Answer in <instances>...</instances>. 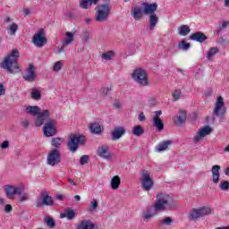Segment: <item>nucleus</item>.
Returning <instances> with one entry per match:
<instances>
[{"instance_id":"nucleus-1","label":"nucleus","mask_w":229,"mask_h":229,"mask_svg":"<svg viewBox=\"0 0 229 229\" xmlns=\"http://www.w3.org/2000/svg\"><path fill=\"white\" fill-rule=\"evenodd\" d=\"M26 188L23 184L20 185H13V184H6L4 187V194L7 199H17L18 203H24V201H28L30 199V194L24 193Z\"/></svg>"},{"instance_id":"nucleus-2","label":"nucleus","mask_w":229,"mask_h":229,"mask_svg":"<svg viewBox=\"0 0 229 229\" xmlns=\"http://www.w3.org/2000/svg\"><path fill=\"white\" fill-rule=\"evenodd\" d=\"M19 55V50L13 49L4 58L1 64L2 69H4L10 72V74H17L18 72H21V66L17 64Z\"/></svg>"},{"instance_id":"nucleus-3","label":"nucleus","mask_w":229,"mask_h":229,"mask_svg":"<svg viewBox=\"0 0 229 229\" xmlns=\"http://www.w3.org/2000/svg\"><path fill=\"white\" fill-rule=\"evenodd\" d=\"M176 208V202L169 194L159 192L156 194V203L154 210L164 212V210H173Z\"/></svg>"},{"instance_id":"nucleus-4","label":"nucleus","mask_w":229,"mask_h":229,"mask_svg":"<svg viewBox=\"0 0 229 229\" xmlns=\"http://www.w3.org/2000/svg\"><path fill=\"white\" fill-rule=\"evenodd\" d=\"M25 112L30 115L37 116L35 122L36 126H42V124H44V123H46L49 118V115H51V111L47 109L40 111V107H38V106H26Z\"/></svg>"},{"instance_id":"nucleus-5","label":"nucleus","mask_w":229,"mask_h":229,"mask_svg":"<svg viewBox=\"0 0 229 229\" xmlns=\"http://www.w3.org/2000/svg\"><path fill=\"white\" fill-rule=\"evenodd\" d=\"M211 214H214V208L209 204H207L191 208L188 217L191 221H198V219L207 217V216H211Z\"/></svg>"},{"instance_id":"nucleus-6","label":"nucleus","mask_w":229,"mask_h":229,"mask_svg":"<svg viewBox=\"0 0 229 229\" xmlns=\"http://www.w3.org/2000/svg\"><path fill=\"white\" fill-rule=\"evenodd\" d=\"M131 78L140 87H149L148 72L142 68L135 69L131 73Z\"/></svg>"},{"instance_id":"nucleus-7","label":"nucleus","mask_w":229,"mask_h":229,"mask_svg":"<svg viewBox=\"0 0 229 229\" xmlns=\"http://www.w3.org/2000/svg\"><path fill=\"white\" fill-rule=\"evenodd\" d=\"M86 139L85 136L80 134H72L68 138V149L71 153H76L80 146L85 144Z\"/></svg>"},{"instance_id":"nucleus-8","label":"nucleus","mask_w":229,"mask_h":229,"mask_svg":"<svg viewBox=\"0 0 229 229\" xmlns=\"http://www.w3.org/2000/svg\"><path fill=\"white\" fill-rule=\"evenodd\" d=\"M214 131L212 127L210 125H206L200 127L198 131L194 134L192 138V142L194 144H200V142H203L205 140L206 137H208Z\"/></svg>"},{"instance_id":"nucleus-9","label":"nucleus","mask_w":229,"mask_h":229,"mask_svg":"<svg viewBox=\"0 0 229 229\" xmlns=\"http://www.w3.org/2000/svg\"><path fill=\"white\" fill-rule=\"evenodd\" d=\"M110 15V5L108 4H100L96 12L95 19L97 22L108 21Z\"/></svg>"},{"instance_id":"nucleus-10","label":"nucleus","mask_w":229,"mask_h":229,"mask_svg":"<svg viewBox=\"0 0 229 229\" xmlns=\"http://www.w3.org/2000/svg\"><path fill=\"white\" fill-rule=\"evenodd\" d=\"M62 162V154L60 150L56 148L51 149L47 157V165H51V167H55Z\"/></svg>"},{"instance_id":"nucleus-11","label":"nucleus","mask_w":229,"mask_h":229,"mask_svg":"<svg viewBox=\"0 0 229 229\" xmlns=\"http://www.w3.org/2000/svg\"><path fill=\"white\" fill-rule=\"evenodd\" d=\"M153 178H151V172L148 170L141 171V187L144 191H151L153 189Z\"/></svg>"},{"instance_id":"nucleus-12","label":"nucleus","mask_w":229,"mask_h":229,"mask_svg":"<svg viewBox=\"0 0 229 229\" xmlns=\"http://www.w3.org/2000/svg\"><path fill=\"white\" fill-rule=\"evenodd\" d=\"M213 114L214 115H216V117H225V114H226V106H225V99L223 97H217Z\"/></svg>"},{"instance_id":"nucleus-13","label":"nucleus","mask_w":229,"mask_h":229,"mask_svg":"<svg viewBox=\"0 0 229 229\" xmlns=\"http://www.w3.org/2000/svg\"><path fill=\"white\" fill-rule=\"evenodd\" d=\"M32 44L36 47H44L47 44V38H46V32L43 30H39L36 32L32 38Z\"/></svg>"},{"instance_id":"nucleus-14","label":"nucleus","mask_w":229,"mask_h":229,"mask_svg":"<svg viewBox=\"0 0 229 229\" xmlns=\"http://www.w3.org/2000/svg\"><path fill=\"white\" fill-rule=\"evenodd\" d=\"M43 133L45 137H55L57 133L56 121L50 120L45 123L43 127Z\"/></svg>"},{"instance_id":"nucleus-15","label":"nucleus","mask_w":229,"mask_h":229,"mask_svg":"<svg viewBox=\"0 0 229 229\" xmlns=\"http://www.w3.org/2000/svg\"><path fill=\"white\" fill-rule=\"evenodd\" d=\"M54 205L53 197L49 196L47 193H41V196L36 199L37 208L40 207H51Z\"/></svg>"},{"instance_id":"nucleus-16","label":"nucleus","mask_w":229,"mask_h":229,"mask_svg":"<svg viewBox=\"0 0 229 229\" xmlns=\"http://www.w3.org/2000/svg\"><path fill=\"white\" fill-rule=\"evenodd\" d=\"M74 38H76V31L64 32L62 39L63 47H67V46H72V42H74Z\"/></svg>"},{"instance_id":"nucleus-17","label":"nucleus","mask_w":229,"mask_h":229,"mask_svg":"<svg viewBox=\"0 0 229 229\" xmlns=\"http://www.w3.org/2000/svg\"><path fill=\"white\" fill-rule=\"evenodd\" d=\"M126 135V128L124 126H116L111 131L112 140H119Z\"/></svg>"},{"instance_id":"nucleus-18","label":"nucleus","mask_w":229,"mask_h":229,"mask_svg":"<svg viewBox=\"0 0 229 229\" xmlns=\"http://www.w3.org/2000/svg\"><path fill=\"white\" fill-rule=\"evenodd\" d=\"M98 156L100 158H104V160H112L114 158V155L110 152L108 146H101L98 149Z\"/></svg>"},{"instance_id":"nucleus-19","label":"nucleus","mask_w":229,"mask_h":229,"mask_svg":"<svg viewBox=\"0 0 229 229\" xmlns=\"http://www.w3.org/2000/svg\"><path fill=\"white\" fill-rule=\"evenodd\" d=\"M37 78V74L35 73V66L30 64L27 71L25 72V74L23 75V79L25 81H35V79Z\"/></svg>"},{"instance_id":"nucleus-20","label":"nucleus","mask_w":229,"mask_h":229,"mask_svg":"<svg viewBox=\"0 0 229 229\" xmlns=\"http://www.w3.org/2000/svg\"><path fill=\"white\" fill-rule=\"evenodd\" d=\"M143 13L146 15H155V13L157 12V8H158V4L156 3L154 4H148V3H143Z\"/></svg>"},{"instance_id":"nucleus-21","label":"nucleus","mask_w":229,"mask_h":229,"mask_svg":"<svg viewBox=\"0 0 229 229\" xmlns=\"http://www.w3.org/2000/svg\"><path fill=\"white\" fill-rule=\"evenodd\" d=\"M99 227L93 224L90 220H82L75 227V229H98Z\"/></svg>"},{"instance_id":"nucleus-22","label":"nucleus","mask_w":229,"mask_h":229,"mask_svg":"<svg viewBox=\"0 0 229 229\" xmlns=\"http://www.w3.org/2000/svg\"><path fill=\"white\" fill-rule=\"evenodd\" d=\"M171 144H173L172 140L162 141L155 147V152L156 153H163V151H165L167 149V148H169V146H171Z\"/></svg>"},{"instance_id":"nucleus-23","label":"nucleus","mask_w":229,"mask_h":229,"mask_svg":"<svg viewBox=\"0 0 229 229\" xmlns=\"http://www.w3.org/2000/svg\"><path fill=\"white\" fill-rule=\"evenodd\" d=\"M131 14L132 15L135 21H140V19H142L144 11H142V9L140 6H135L131 9Z\"/></svg>"},{"instance_id":"nucleus-24","label":"nucleus","mask_w":229,"mask_h":229,"mask_svg":"<svg viewBox=\"0 0 229 229\" xmlns=\"http://www.w3.org/2000/svg\"><path fill=\"white\" fill-rule=\"evenodd\" d=\"M190 40H194L195 42H205L207 40V36L202 32H195L190 36Z\"/></svg>"},{"instance_id":"nucleus-25","label":"nucleus","mask_w":229,"mask_h":229,"mask_svg":"<svg viewBox=\"0 0 229 229\" xmlns=\"http://www.w3.org/2000/svg\"><path fill=\"white\" fill-rule=\"evenodd\" d=\"M110 185L113 191H117V189H119L121 186V177H119V175L113 176L110 182Z\"/></svg>"},{"instance_id":"nucleus-26","label":"nucleus","mask_w":229,"mask_h":229,"mask_svg":"<svg viewBox=\"0 0 229 229\" xmlns=\"http://www.w3.org/2000/svg\"><path fill=\"white\" fill-rule=\"evenodd\" d=\"M158 212L160 211H157L153 208V209H148L147 211H144L142 214V217L143 219H146L147 221H148V219H152V217H155V216H157Z\"/></svg>"},{"instance_id":"nucleus-27","label":"nucleus","mask_w":229,"mask_h":229,"mask_svg":"<svg viewBox=\"0 0 229 229\" xmlns=\"http://www.w3.org/2000/svg\"><path fill=\"white\" fill-rule=\"evenodd\" d=\"M61 219H64L66 217L69 221L74 219L76 217V212L72 209H68L64 213L60 214Z\"/></svg>"},{"instance_id":"nucleus-28","label":"nucleus","mask_w":229,"mask_h":229,"mask_svg":"<svg viewBox=\"0 0 229 229\" xmlns=\"http://www.w3.org/2000/svg\"><path fill=\"white\" fill-rule=\"evenodd\" d=\"M177 31L181 37H187L191 33V27L188 25H181L178 27Z\"/></svg>"},{"instance_id":"nucleus-29","label":"nucleus","mask_w":229,"mask_h":229,"mask_svg":"<svg viewBox=\"0 0 229 229\" xmlns=\"http://www.w3.org/2000/svg\"><path fill=\"white\" fill-rule=\"evenodd\" d=\"M131 133L135 137H141V135H144V127L141 125H134L132 127Z\"/></svg>"},{"instance_id":"nucleus-30","label":"nucleus","mask_w":229,"mask_h":229,"mask_svg":"<svg viewBox=\"0 0 229 229\" xmlns=\"http://www.w3.org/2000/svg\"><path fill=\"white\" fill-rule=\"evenodd\" d=\"M19 31V25L17 23L13 22L7 27V33L11 37L15 36V34Z\"/></svg>"},{"instance_id":"nucleus-31","label":"nucleus","mask_w":229,"mask_h":229,"mask_svg":"<svg viewBox=\"0 0 229 229\" xmlns=\"http://www.w3.org/2000/svg\"><path fill=\"white\" fill-rule=\"evenodd\" d=\"M153 124H154V127L157 130H158V131H162V130H164V122H162V119L160 117H154Z\"/></svg>"},{"instance_id":"nucleus-32","label":"nucleus","mask_w":229,"mask_h":229,"mask_svg":"<svg viewBox=\"0 0 229 229\" xmlns=\"http://www.w3.org/2000/svg\"><path fill=\"white\" fill-rule=\"evenodd\" d=\"M89 131L95 135H99L101 133V125L98 123H93L89 126Z\"/></svg>"},{"instance_id":"nucleus-33","label":"nucleus","mask_w":229,"mask_h":229,"mask_svg":"<svg viewBox=\"0 0 229 229\" xmlns=\"http://www.w3.org/2000/svg\"><path fill=\"white\" fill-rule=\"evenodd\" d=\"M157 22H158V16H157V14H151L149 16V30L151 31L155 30V27L157 26Z\"/></svg>"},{"instance_id":"nucleus-34","label":"nucleus","mask_w":229,"mask_h":229,"mask_svg":"<svg viewBox=\"0 0 229 229\" xmlns=\"http://www.w3.org/2000/svg\"><path fill=\"white\" fill-rule=\"evenodd\" d=\"M62 144H64V139L63 138H53L51 140V145L55 148V149H60L62 147Z\"/></svg>"},{"instance_id":"nucleus-35","label":"nucleus","mask_w":229,"mask_h":229,"mask_svg":"<svg viewBox=\"0 0 229 229\" xmlns=\"http://www.w3.org/2000/svg\"><path fill=\"white\" fill-rule=\"evenodd\" d=\"M177 117V124H183L187 119V113L183 110H180Z\"/></svg>"},{"instance_id":"nucleus-36","label":"nucleus","mask_w":229,"mask_h":229,"mask_svg":"<svg viewBox=\"0 0 229 229\" xmlns=\"http://www.w3.org/2000/svg\"><path fill=\"white\" fill-rule=\"evenodd\" d=\"M217 53H219V49H217V47H211L207 55L208 60H209V62H212Z\"/></svg>"},{"instance_id":"nucleus-37","label":"nucleus","mask_w":229,"mask_h":229,"mask_svg":"<svg viewBox=\"0 0 229 229\" xmlns=\"http://www.w3.org/2000/svg\"><path fill=\"white\" fill-rule=\"evenodd\" d=\"M178 49H181L182 51H189V49H191V43L182 40L178 43Z\"/></svg>"},{"instance_id":"nucleus-38","label":"nucleus","mask_w":229,"mask_h":229,"mask_svg":"<svg viewBox=\"0 0 229 229\" xmlns=\"http://www.w3.org/2000/svg\"><path fill=\"white\" fill-rule=\"evenodd\" d=\"M64 67V63H62V61H57L55 63H54L53 66H52V71L54 72H60V71L63 69Z\"/></svg>"},{"instance_id":"nucleus-39","label":"nucleus","mask_w":229,"mask_h":229,"mask_svg":"<svg viewBox=\"0 0 229 229\" xmlns=\"http://www.w3.org/2000/svg\"><path fill=\"white\" fill-rule=\"evenodd\" d=\"M114 56H115V52L114 51H107L102 55L103 60H113Z\"/></svg>"},{"instance_id":"nucleus-40","label":"nucleus","mask_w":229,"mask_h":229,"mask_svg":"<svg viewBox=\"0 0 229 229\" xmlns=\"http://www.w3.org/2000/svg\"><path fill=\"white\" fill-rule=\"evenodd\" d=\"M41 97H42V94H40V91H38V89H32V91L30 92L31 99H35L36 101H38V99H40Z\"/></svg>"},{"instance_id":"nucleus-41","label":"nucleus","mask_w":229,"mask_h":229,"mask_svg":"<svg viewBox=\"0 0 229 229\" xmlns=\"http://www.w3.org/2000/svg\"><path fill=\"white\" fill-rule=\"evenodd\" d=\"M92 4H90L89 0H81L80 2V7L83 10H89Z\"/></svg>"},{"instance_id":"nucleus-42","label":"nucleus","mask_w":229,"mask_h":229,"mask_svg":"<svg viewBox=\"0 0 229 229\" xmlns=\"http://www.w3.org/2000/svg\"><path fill=\"white\" fill-rule=\"evenodd\" d=\"M220 191H223L224 192H226V191H229V182L228 181H222L218 185Z\"/></svg>"},{"instance_id":"nucleus-43","label":"nucleus","mask_w":229,"mask_h":229,"mask_svg":"<svg viewBox=\"0 0 229 229\" xmlns=\"http://www.w3.org/2000/svg\"><path fill=\"white\" fill-rule=\"evenodd\" d=\"M221 171V166L219 165H215L211 168V176L221 174L219 172Z\"/></svg>"},{"instance_id":"nucleus-44","label":"nucleus","mask_w":229,"mask_h":229,"mask_svg":"<svg viewBox=\"0 0 229 229\" xmlns=\"http://www.w3.org/2000/svg\"><path fill=\"white\" fill-rule=\"evenodd\" d=\"M45 223L49 228H55V226L56 225V224L55 223V220L49 217L45 219Z\"/></svg>"},{"instance_id":"nucleus-45","label":"nucleus","mask_w":229,"mask_h":229,"mask_svg":"<svg viewBox=\"0 0 229 229\" xmlns=\"http://www.w3.org/2000/svg\"><path fill=\"white\" fill-rule=\"evenodd\" d=\"M112 90V88L110 86H106L101 89V94L102 96H108Z\"/></svg>"},{"instance_id":"nucleus-46","label":"nucleus","mask_w":229,"mask_h":229,"mask_svg":"<svg viewBox=\"0 0 229 229\" xmlns=\"http://www.w3.org/2000/svg\"><path fill=\"white\" fill-rule=\"evenodd\" d=\"M172 96L175 101H178V99L182 98V91H180V89H176L173 92Z\"/></svg>"},{"instance_id":"nucleus-47","label":"nucleus","mask_w":229,"mask_h":229,"mask_svg":"<svg viewBox=\"0 0 229 229\" xmlns=\"http://www.w3.org/2000/svg\"><path fill=\"white\" fill-rule=\"evenodd\" d=\"M10 148V141L9 140H4L0 144V149L4 150L8 149Z\"/></svg>"},{"instance_id":"nucleus-48","label":"nucleus","mask_w":229,"mask_h":229,"mask_svg":"<svg viewBox=\"0 0 229 229\" xmlns=\"http://www.w3.org/2000/svg\"><path fill=\"white\" fill-rule=\"evenodd\" d=\"M88 163H89V156L87 155L82 156L80 159L81 165H85V164H88Z\"/></svg>"},{"instance_id":"nucleus-49","label":"nucleus","mask_w":229,"mask_h":229,"mask_svg":"<svg viewBox=\"0 0 229 229\" xmlns=\"http://www.w3.org/2000/svg\"><path fill=\"white\" fill-rule=\"evenodd\" d=\"M96 208H98V200L96 199H93L91 202H90V207H89V209L92 211L96 210Z\"/></svg>"},{"instance_id":"nucleus-50","label":"nucleus","mask_w":229,"mask_h":229,"mask_svg":"<svg viewBox=\"0 0 229 229\" xmlns=\"http://www.w3.org/2000/svg\"><path fill=\"white\" fill-rule=\"evenodd\" d=\"M212 178V182L213 183H215V185H217V183H219V180L221 178V174L218 175H211Z\"/></svg>"},{"instance_id":"nucleus-51","label":"nucleus","mask_w":229,"mask_h":229,"mask_svg":"<svg viewBox=\"0 0 229 229\" xmlns=\"http://www.w3.org/2000/svg\"><path fill=\"white\" fill-rule=\"evenodd\" d=\"M6 94V86L4 84L0 83V97L4 96Z\"/></svg>"},{"instance_id":"nucleus-52","label":"nucleus","mask_w":229,"mask_h":229,"mask_svg":"<svg viewBox=\"0 0 229 229\" xmlns=\"http://www.w3.org/2000/svg\"><path fill=\"white\" fill-rule=\"evenodd\" d=\"M173 223V219H171V217H165L163 220H162V225H169Z\"/></svg>"},{"instance_id":"nucleus-53","label":"nucleus","mask_w":229,"mask_h":229,"mask_svg":"<svg viewBox=\"0 0 229 229\" xmlns=\"http://www.w3.org/2000/svg\"><path fill=\"white\" fill-rule=\"evenodd\" d=\"M228 26H229V21H224L221 23L220 30H225L226 28H228Z\"/></svg>"},{"instance_id":"nucleus-54","label":"nucleus","mask_w":229,"mask_h":229,"mask_svg":"<svg viewBox=\"0 0 229 229\" xmlns=\"http://www.w3.org/2000/svg\"><path fill=\"white\" fill-rule=\"evenodd\" d=\"M13 208H12V205L7 204L4 207V212H6L7 214H10V212H12Z\"/></svg>"},{"instance_id":"nucleus-55","label":"nucleus","mask_w":229,"mask_h":229,"mask_svg":"<svg viewBox=\"0 0 229 229\" xmlns=\"http://www.w3.org/2000/svg\"><path fill=\"white\" fill-rule=\"evenodd\" d=\"M139 121L142 122V121H146V115L144 114V113H140L139 115Z\"/></svg>"},{"instance_id":"nucleus-56","label":"nucleus","mask_w":229,"mask_h":229,"mask_svg":"<svg viewBox=\"0 0 229 229\" xmlns=\"http://www.w3.org/2000/svg\"><path fill=\"white\" fill-rule=\"evenodd\" d=\"M67 180L71 185H73L74 187L78 185L72 178L68 177Z\"/></svg>"},{"instance_id":"nucleus-57","label":"nucleus","mask_w":229,"mask_h":229,"mask_svg":"<svg viewBox=\"0 0 229 229\" xmlns=\"http://www.w3.org/2000/svg\"><path fill=\"white\" fill-rule=\"evenodd\" d=\"M21 124L24 128H28V126H30V122L28 120H24L21 122Z\"/></svg>"},{"instance_id":"nucleus-58","label":"nucleus","mask_w":229,"mask_h":229,"mask_svg":"<svg viewBox=\"0 0 229 229\" xmlns=\"http://www.w3.org/2000/svg\"><path fill=\"white\" fill-rule=\"evenodd\" d=\"M55 199H58L59 201H64V195L62 194L56 195Z\"/></svg>"},{"instance_id":"nucleus-59","label":"nucleus","mask_w":229,"mask_h":229,"mask_svg":"<svg viewBox=\"0 0 229 229\" xmlns=\"http://www.w3.org/2000/svg\"><path fill=\"white\" fill-rule=\"evenodd\" d=\"M23 13L24 15H30L31 13V11L30 9H24Z\"/></svg>"},{"instance_id":"nucleus-60","label":"nucleus","mask_w":229,"mask_h":229,"mask_svg":"<svg viewBox=\"0 0 229 229\" xmlns=\"http://www.w3.org/2000/svg\"><path fill=\"white\" fill-rule=\"evenodd\" d=\"M156 115L154 117H160L162 115V111L158 110L155 112Z\"/></svg>"},{"instance_id":"nucleus-61","label":"nucleus","mask_w":229,"mask_h":229,"mask_svg":"<svg viewBox=\"0 0 229 229\" xmlns=\"http://www.w3.org/2000/svg\"><path fill=\"white\" fill-rule=\"evenodd\" d=\"M99 3V0H89V4H98Z\"/></svg>"},{"instance_id":"nucleus-62","label":"nucleus","mask_w":229,"mask_h":229,"mask_svg":"<svg viewBox=\"0 0 229 229\" xmlns=\"http://www.w3.org/2000/svg\"><path fill=\"white\" fill-rule=\"evenodd\" d=\"M4 22H12V18H10V17L4 18Z\"/></svg>"},{"instance_id":"nucleus-63","label":"nucleus","mask_w":229,"mask_h":229,"mask_svg":"<svg viewBox=\"0 0 229 229\" xmlns=\"http://www.w3.org/2000/svg\"><path fill=\"white\" fill-rule=\"evenodd\" d=\"M225 176H229V167L225 170Z\"/></svg>"},{"instance_id":"nucleus-64","label":"nucleus","mask_w":229,"mask_h":229,"mask_svg":"<svg viewBox=\"0 0 229 229\" xmlns=\"http://www.w3.org/2000/svg\"><path fill=\"white\" fill-rule=\"evenodd\" d=\"M225 6L229 8V0H225Z\"/></svg>"}]
</instances>
